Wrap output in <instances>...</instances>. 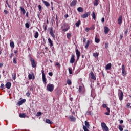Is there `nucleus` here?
Returning a JSON list of instances; mask_svg holds the SVG:
<instances>
[{"label":"nucleus","mask_w":131,"mask_h":131,"mask_svg":"<svg viewBox=\"0 0 131 131\" xmlns=\"http://www.w3.org/2000/svg\"><path fill=\"white\" fill-rule=\"evenodd\" d=\"M29 60L31 62L32 67H33V68H35V67H36V62H35L34 59L31 57V56L30 55H29Z\"/></svg>","instance_id":"1"},{"label":"nucleus","mask_w":131,"mask_h":131,"mask_svg":"<svg viewBox=\"0 0 131 131\" xmlns=\"http://www.w3.org/2000/svg\"><path fill=\"white\" fill-rule=\"evenodd\" d=\"M54 88H55V86H54V84H49L47 85V90L48 92H53L54 91Z\"/></svg>","instance_id":"2"},{"label":"nucleus","mask_w":131,"mask_h":131,"mask_svg":"<svg viewBox=\"0 0 131 131\" xmlns=\"http://www.w3.org/2000/svg\"><path fill=\"white\" fill-rule=\"evenodd\" d=\"M78 91L81 94H83V93L85 92V88H84V85L83 84H81L79 85Z\"/></svg>","instance_id":"3"},{"label":"nucleus","mask_w":131,"mask_h":131,"mask_svg":"<svg viewBox=\"0 0 131 131\" xmlns=\"http://www.w3.org/2000/svg\"><path fill=\"white\" fill-rule=\"evenodd\" d=\"M61 29H62V31L66 32L69 29V26L68 25H66V24H63L61 27Z\"/></svg>","instance_id":"4"},{"label":"nucleus","mask_w":131,"mask_h":131,"mask_svg":"<svg viewBox=\"0 0 131 131\" xmlns=\"http://www.w3.org/2000/svg\"><path fill=\"white\" fill-rule=\"evenodd\" d=\"M101 128L103 131H109V128L106 125V123L102 122L101 123Z\"/></svg>","instance_id":"5"},{"label":"nucleus","mask_w":131,"mask_h":131,"mask_svg":"<svg viewBox=\"0 0 131 131\" xmlns=\"http://www.w3.org/2000/svg\"><path fill=\"white\" fill-rule=\"evenodd\" d=\"M42 80L45 85H47V79L46 78V75H45V71L42 70Z\"/></svg>","instance_id":"6"},{"label":"nucleus","mask_w":131,"mask_h":131,"mask_svg":"<svg viewBox=\"0 0 131 131\" xmlns=\"http://www.w3.org/2000/svg\"><path fill=\"white\" fill-rule=\"evenodd\" d=\"M48 29L50 30V35L52 36L53 38H55L56 37L55 36V31H54L53 27L49 28Z\"/></svg>","instance_id":"7"},{"label":"nucleus","mask_w":131,"mask_h":131,"mask_svg":"<svg viewBox=\"0 0 131 131\" xmlns=\"http://www.w3.org/2000/svg\"><path fill=\"white\" fill-rule=\"evenodd\" d=\"M119 92L120 93V94H118L119 96V99L120 100V101H122L123 100V92H122V91L119 90Z\"/></svg>","instance_id":"8"},{"label":"nucleus","mask_w":131,"mask_h":131,"mask_svg":"<svg viewBox=\"0 0 131 131\" xmlns=\"http://www.w3.org/2000/svg\"><path fill=\"white\" fill-rule=\"evenodd\" d=\"M122 74L123 76H126V71H125V67H124V64H122Z\"/></svg>","instance_id":"9"},{"label":"nucleus","mask_w":131,"mask_h":131,"mask_svg":"<svg viewBox=\"0 0 131 131\" xmlns=\"http://www.w3.org/2000/svg\"><path fill=\"white\" fill-rule=\"evenodd\" d=\"M89 77L91 79H93V80H96V76H95V74L91 72L89 74Z\"/></svg>","instance_id":"10"},{"label":"nucleus","mask_w":131,"mask_h":131,"mask_svg":"<svg viewBox=\"0 0 131 131\" xmlns=\"http://www.w3.org/2000/svg\"><path fill=\"white\" fill-rule=\"evenodd\" d=\"M90 14H91V12H88L82 15L81 17V18H83V19H84L85 18H88V17H89V16H90Z\"/></svg>","instance_id":"11"},{"label":"nucleus","mask_w":131,"mask_h":131,"mask_svg":"<svg viewBox=\"0 0 131 131\" xmlns=\"http://www.w3.org/2000/svg\"><path fill=\"white\" fill-rule=\"evenodd\" d=\"M69 118L70 121H72V122H75V121H76V118L73 117V116H69Z\"/></svg>","instance_id":"12"},{"label":"nucleus","mask_w":131,"mask_h":131,"mask_svg":"<svg viewBox=\"0 0 131 131\" xmlns=\"http://www.w3.org/2000/svg\"><path fill=\"white\" fill-rule=\"evenodd\" d=\"M74 58H75V56L74 55V54L72 55L70 63L73 64V63L75 62V59Z\"/></svg>","instance_id":"13"},{"label":"nucleus","mask_w":131,"mask_h":131,"mask_svg":"<svg viewBox=\"0 0 131 131\" xmlns=\"http://www.w3.org/2000/svg\"><path fill=\"white\" fill-rule=\"evenodd\" d=\"M76 4H77V1L76 0H73L70 4L71 7H74V6L76 5Z\"/></svg>","instance_id":"14"},{"label":"nucleus","mask_w":131,"mask_h":131,"mask_svg":"<svg viewBox=\"0 0 131 131\" xmlns=\"http://www.w3.org/2000/svg\"><path fill=\"white\" fill-rule=\"evenodd\" d=\"M76 54L77 56V59L78 60L79 59V57H80V52L78 51V49H77L76 50Z\"/></svg>","instance_id":"15"},{"label":"nucleus","mask_w":131,"mask_h":131,"mask_svg":"<svg viewBox=\"0 0 131 131\" xmlns=\"http://www.w3.org/2000/svg\"><path fill=\"white\" fill-rule=\"evenodd\" d=\"M12 85V83H11V82H8L6 85H5V86H6V89H11V86Z\"/></svg>","instance_id":"16"},{"label":"nucleus","mask_w":131,"mask_h":131,"mask_svg":"<svg viewBox=\"0 0 131 131\" xmlns=\"http://www.w3.org/2000/svg\"><path fill=\"white\" fill-rule=\"evenodd\" d=\"M29 79H34V74H29L28 75Z\"/></svg>","instance_id":"17"},{"label":"nucleus","mask_w":131,"mask_h":131,"mask_svg":"<svg viewBox=\"0 0 131 131\" xmlns=\"http://www.w3.org/2000/svg\"><path fill=\"white\" fill-rule=\"evenodd\" d=\"M111 67H112V64L111 63H108L105 67V69L106 70H109Z\"/></svg>","instance_id":"18"},{"label":"nucleus","mask_w":131,"mask_h":131,"mask_svg":"<svg viewBox=\"0 0 131 131\" xmlns=\"http://www.w3.org/2000/svg\"><path fill=\"white\" fill-rule=\"evenodd\" d=\"M110 30L109 29V28H108L107 27H104V33H105V34H108Z\"/></svg>","instance_id":"19"},{"label":"nucleus","mask_w":131,"mask_h":131,"mask_svg":"<svg viewBox=\"0 0 131 131\" xmlns=\"http://www.w3.org/2000/svg\"><path fill=\"white\" fill-rule=\"evenodd\" d=\"M42 2L43 3L46 7H50V3L48 2L42 0Z\"/></svg>","instance_id":"20"},{"label":"nucleus","mask_w":131,"mask_h":131,"mask_svg":"<svg viewBox=\"0 0 131 131\" xmlns=\"http://www.w3.org/2000/svg\"><path fill=\"white\" fill-rule=\"evenodd\" d=\"M122 23V16H119L118 19V24H121Z\"/></svg>","instance_id":"21"},{"label":"nucleus","mask_w":131,"mask_h":131,"mask_svg":"<svg viewBox=\"0 0 131 131\" xmlns=\"http://www.w3.org/2000/svg\"><path fill=\"white\" fill-rule=\"evenodd\" d=\"M85 126L86 127V128H90V127L91 126L89 122H88L86 121H85Z\"/></svg>","instance_id":"22"},{"label":"nucleus","mask_w":131,"mask_h":131,"mask_svg":"<svg viewBox=\"0 0 131 131\" xmlns=\"http://www.w3.org/2000/svg\"><path fill=\"white\" fill-rule=\"evenodd\" d=\"M48 42L50 43V46L51 47H53V41H52V40L51 39V38H48Z\"/></svg>","instance_id":"23"},{"label":"nucleus","mask_w":131,"mask_h":131,"mask_svg":"<svg viewBox=\"0 0 131 131\" xmlns=\"http://www.w3.org/2000/svg\"><path fill=\"white\" fill-rule=\"evenodd\" d=\"M20 9L21 11L22 12L23 15H25V14L26 13L25 9H24V8H23V7H20Z\"/></svg>","instance_id":"24"},{"label":"nucleus","mask_w":131,"mask_h":131,"mask_svg":"<svg viewBox=\"0 0 131 131\" xmlns=\"http://www.w3.org/2000/svg\"><path fill=\"white\" fill-rule=\"evenodd\" d=\"M92 17L94 20H96V19H97V16H96V14H95V12H92Z\"/></svg>","instance_id":"25"},{"label":"nucleus","mask_w":131,"mask_h":131,"mask_svg":"<svg viewBox=\"0 0 131 131\" xmlns=\"http://www.w3.org/2000/svg\"><path fill=\"white\" fill-rule=\"evenodd\" d=\"M77 11L80 13H82L83 12V9L82 7H79L77 8Z\"/></svg>","instance_id":"26"},{"label":"nucleus","mask_w":131,"mask_h":131,"mask_svg":"<svg viewBox=\"0 0 131 131\" xmlns=\"http://www.w3.org/2000/svg\"><path fill=\"white\" fill-rule=\"evenodd\" d=\"M46 123H48V124H52L53 123L52 121H50V119H48L46 120Z\"/></svg>","instance_id":"27"},{"label":"nucleus","mask_w":131,"mask_h":131,"mask_svg":"<svg viewBox=\"0 0 131 131\" xmlns=\"http://www.w3.org/2000/svg\"><path fill=\"white\" fill-rule=\"evenodd\" d=\"M86 115H92V114L93 115V113H92V111L88 110L86 112Z\"/></svg>","instance_id":"28"},{"label":"nucleus","mask_w":131,"mask_h":131,"mask_svg":"<svg viewBox=\"0 0 131 131\" xmlns=\"http://www.w3.org/2000/svg\"><path fill=\"white\" fill-rule=\"evenodd\" d=\"M80 20H79L76 23V27H79V26L80 25Z\"/></svg>","instance_id":"29"},{"label":"nucleus","mask_w":131,"mask_h":131,"mask_svg":"<svg viewBox=\"0 0 131 131\" xmlns=\"http://www.w3.org/2000/svg\"><path fill=\"white\" fill-rule=\"evenodd\" d=\"M10 46L11 48H15V43H14V41L10 42Z\"/></svg>","instance_id":"30"},{"label":"nucleus","mask_w":131,"mask_h":131,"mask_svg":"<svg viewBox=\"0 0 131 131\" xmlns=\"http://www.w3.org/2000/svg\"><path fill=\"white\" fill-rule=\"evenodd\" d=\"M95 41L97 43H99V42H100V39L99 38H98V37H97V36H96V37L95 38Z\"/></svg>","instance_id":"31"},{"label":"nucleus","mask_w":131,"mask_h":131,"mask_svg":"<svg viewBox=\"0 0 131 131\" xmlns=\"http://www.w3.org/2000/svg\"><path fill=\"white\" fill-rule=\"evenodd\" d=\"M16 74L15 73H12V78L14 80H16Z\"/></svg>","instance_id":"32"},{"label":"nucleus","mask_w":131,"mask_h":131,"mask_svg":"<svg viewBox=\"0 0 131 131\" xmlns=\"http://www.w3.org/2000/svg\"><path fill=\"white\" fill-rule=\"evenodd\" d=\"M89 46H90V40H87L86 45L85 46V49H88L89 48Z\"/></svg>","instance_id":"33"},{"label":"nucleus","mask_w":131,"mask_h":131,"mask_svg":"<svg viewBox=\"0 0 131 131\" xmlns=\"http://www.w3.org/2000/svg\"><path fill=\"white\" fill-rule=\"evenodd\" d=\"M25 116H26V114L24 113L19 114V117H21V118H24Z\"/></svg>","instance_id":"34"},{"label":"nucleus","mask_w":131,"mask_h":131,"mask_svg":"<svg viewBox=\"0 0 131 131\" xmlns=\"http://www.w3.org/2000/svg\"><path fill=\"white\" fill-rule=\"evenodd\" d=\"M38 35H39V34H38V32H36L34 35L35 38H37L38 37Z\"/></svg>","instance_id":"35"},{"label":"nucleus","mask_w":131,"mask_h":131,"mask_svg":"<svg viewBox=\"0 0 131 131\" xmlns=\"http://www.w3.org/2000/svg\"><path fill=\"white\" fill-rule=\"evenodd\" d=\"M99 56V53L96 52L93 53V56L95 57V58H97V57H98Z\"/></svg>","instance_id":"36"},{"label":"nucleus","mask_w":131,"mask_h":131,"mask_svg":"<svg viewBox=\"0 0 131 131\" xmlns=\"http://www.w3.org/2000/svg\"><path fill=\"white\" fill-rule=\"evenodd\" d=\"M93 4H94V6H98V5H99V3L98 2V0H95Z\"/></svg>","instance_id":"37"},{"label":"nucleus","mask_w":131,"mask_h":131,"mask_svg":"<svg viewBox=\"0 0 131 131\" xmlns=\"http://www.w3.org/2000/svg\"><path fill=\"white\" fill-rule=\"evenodd\" d=\"M91 97H92V98L96 97V94H95V93H94L93 91L91 92Z\"/></svg>","instance_id":"38"},{"label":"nucleus","mask_w":131,"mask_h":131,"mask_svg":"<svg viewBox=\"0 0 131 131\" xmlns=\"http://www.w3.org/2000/svg\"><path fill=\"white\" fill-rule=\"evenodd\" d=\"M71 37V33H67V38H68V39H70Z\"/></svg>","instance_id":"39"},{"label":"nucleus","mask_w":131,"mask_h":131,"mask_svg":"<svg viewBox=\"0 0 131 131\" xmlns=\"http://www.w3.org/2000/svg\"><path fill=\"white\" fill-rule=\"evenodd\" d=\"M118 128L119 129V130L120 131H123V128H122V126H121V125H119Z\"/></svg>","instance_id":"40"},{"label":"nucleus","mask_w":131,"mask_h":131,"mask_svg":"<svg viewBox=\"0 0 131 131\" xmlns=\"http://www.w3.org/2000/svg\"><path fill=\"white\" fill-rule=\"evenodd\" d=\"M67 84H68L69 85H71V84H72L71 80H67Z\"/></svg>","instance_id":"41"},{"label":"nucleus","mask_w":131,"mask_h":131,"mask_svg":"<svg viewBox=\"0 0 131 131\" xmlns=\"http://www.w3.org/2000/svg\"><path fill=\"white\" fill-rule=\"evenodd\" d=\"M43 29L45 30V31H47V29L48 28V25H45V26H43Z\"/></svg>","instance_id":"42"},{"label":"nucleus","mask_w":131,"mask_h":131,"mask_svg":"<svg viewBox=\"0 0 131 131\" xmlns=\"http://www.w3.org/2000/svg\"><path fill=\"white\" fill-rule=\"evenodd\" d=\"M25 26L27 28H29V24L28 23H26Z\"/></svg>","instance_id":"43"},{"label":"nucleus","mask_w":131,"mask_h":131,"mask_svg":"<svg viewBox=\"0 0 131 131\" xmlns=\"http://www.w3.org/2000/svg\"><path fill=\"white\" fill-rule=\"evenodd\" d=\"M69 72L70 74H72V69L69 68Z\"/></svg>","instance_id":"44"},{"label":"nucleus","mask_w":131,"mask_h":131,"mask_svg":"<svg viewBox=\"0 0 131 131\" xmlns=\"http://www.w3.org/2000/svg\"><path fill=\"white\" fill-rule=\"evenodd\" d=\"M40 115H41V112H37V116H40Z\"/></svg>","instance_id":"45"},{"label":"nucleus","mask_w":131,"mask_h":131,"mask_svg":"<svg viewBox=\"0 0 131 131\" xmlns=\"http://www.w3.org/2000/svg\"><path fill=\"white\" fill-rule=\"evenodd\" d=\"M13 62L14 64H17V61H16V58H13Z\"/></svg>","instance_id":"46"},{"label":"nucleus","mask_w":131,"mask_h":131,"mask_svg":"<svg viewBox=\"0 0 131 131\" xmlns=\"http://www.w3.org/2000/svg\"><path fill=\"white\" fill-rule=\"evenodd\" d=\"M2 90L5 88V85L4 84H1V85L0 86Z\"/></svg>","instance_id":"47"},{"label":"nucleus","mask_w":131,"mask_h":131,"mask_svg":"<svg viewBox=\"0 0 131 131\" xmlns=\"http://www.w3.org/2000/svg\"><path fill=\"white\" fill-rule=\"evenodd\" d=\"M102 107H103V108H107V104H103V105H102Z\"/></svg>","instance_id":"48"},{"label":"nucleus","mask_w":131,"mask_h":131,"mask_svg":"<svg viewBox=\"0 0 131 131\" xmlns=\"http://www.w3.org/2000/svg\"><path fill=\"white\" fill-rule=\"evenodd\" d=\"M22 104H23L22 103V101H18V105H19V106H21V105H22Z\"/></svg>","instance_id":"49"},{"label":"nucleus","mask_w":131,"mask_h":131,"mask_svg":"<svg viewBox=\"0 0 131 131\" xmlns=\"http://www.w3.org/2000/svg\"><path fill=\"white\" fill-rule=\"evenodd\" d=\"M38 7V9H39V11H41V5H39Z\"/></svg>","instance_id":"50"},{"label":"nucleus","mask_w":131,"mask_h":131,"mask_svg":"<svg viewBox=\"0 0 131 131\" xmlns=\"http://www.w3.org/2000/svg\"><path fill=\"white\" fill-rule=\"evenodd\" d=\"M108 46H109V44L108 43H105V48L106 49H108Z\"/></svg>","instance_id":"51"},{"label":"nucleus","mask_w":131,"mask_h":131,"mask_svg":"<svg viewBox=\"0 0 131 131\" xmlns=\"http://www.w3.org/2000/svg\"><path fill=\"white\" fill-rule=\"evenodd\" d=\"M104 114H105L106 115H110V112L108 111L107 112L104 113Z\"/></svg>","instance_id":"52"},{"label":"nucleus","mask_w":131,"mask_h":131,"mask_svg":"<svg viewBox=\"0 0 131 131\" xmlns=\"http://www.w3.org/2000/svg\"><path fill=\"white\" fill-rule=\"evenodd\" d=\"M26 96H27V97H29V96H30V93H29V92H27V93H26Z\"/></svg>","instance_id":"53"},{"label":"nucleus","mask_w":131,"mask_h":131,"mask_svg":"<svg viewBox=\"0 0 131 131\" xmlns=\"http://www.w3.org/2000/svg\"><path fill=\"white\" fill-rule=\"evenodd\" d=\"M48 74L50 76H53V72H49Z\"/></svg>","instance_id":"54"},{"label":"nucleus","mask_w":131,"mask_h":131,"mask_svg":"<svg viewBox=\"0 0 131 131\" xmlns=\"http://www.w3.org/2000/svg\"><path fill=\"white\" fill-rule=\"evenodd\" d=\"M4 13L5 15H8V11H7V10H4Z\"/></svg>","instance_id":"55"},{"label":"nucleus","mask_w":131,"mask_h":131,"mask_svg":"<svg viewBox=\"0 0 131 131\" xmlns=\"http://www.w3.org/2000/svg\"><path fill=\"white\" fill-rule=\"evenodd\" d=\"M6 4L9 8H11V5H10L9 3H8V1H6Z\"/></svg>","instance_id":"56"},{"label":"nucleus","mask_w":131,"mask_h":131,"mask_svg":"<svg viewBox=\"0 0 131 131\" xmlns=\"http://www.w3.org/2000/svg\"><path fill=\"white\" fill-rule=\"evenodd\" d=\"M21 102L23 103H25V102H26V99H23L22 100H21Z\"/></svg>","instance_id":"57"},{"label":"nucleus","mask_w":131,"mask_h":131,"mask_svg":"<svg viewBox=\"0 0 131 131\" xmlns=\"http://www.w3.org/2000/svg\"><path fill=\"white\" fill-rule=\"evenodd\" d=\"M89 30H90V28H86V29H85V31H86V32H89Z\"/></svg>","instance_id":"58"},{"label":"nucleus","mask_w":131,"mask_h":131,"mask_svg":"<svg viewBox=\"0 0 131 131\" xmlns=\"http://www.w3.org/2000/svg\"><path fill=\"white\" fill-rule=\"evenodd\" d=\"M101 22L104 23L105 22V18L103 17L101 19Z\"/></svg>","instance_id":"59"},{"label":"nucleus","mask_w":131,"mask_h":131,"mask_svg":"<svg viewBox=\"0 0 131 131\" xmlns=\"http://www.w3.org/2000/svg\"><path fill=\"white\" fill-rule=\"evenodd\" d=\"M128 32V30L127 29L125 31V34H127V33Z\"/></svg>","instance_id":"60"},{"label":"nucleus","mask_w":131,"mask_h":131,"mask_svg":"<svg viewBox=\"0 0 131 131\" xmlns=\"http://www.w3.org/2000/svg\"><path fill=\"white\" fill-rule=\"evenodd\" d=\"M120 123L121 124H122V123H123V120H121L120 121Z\"/></svg>","instance_id":"61"},{"label":"nucleus","mask_w":131,"mask_h":131,"mask_svg":"<svg viewBox=\"0 0 131 131\" xmlns=\"http://www.w3.org/2000/svg\"><path fill=\"white\" fill-rule=\"evenodd\" d=\"M106 110H107V112H110V108H109V107H107L106 108Z\"/></svg>","instance_id":"62"},{"label":"nucleus","mask_w":131,"mask_h":131,"mask_svg":"<svg viewBox=\"0 0 131 131\" xmlns=\"http://www.w3.org/2000/svg\"><path fill=\"white\" fill-rule=\"evenodd\" d=\"M56 65V66H60V63H59V62H57Z\"/></svg>","instance_id":"63"},{"label":"nucleus","mask_w":131,"mask_h":131,"mask_svg":"<svg viewBox=\"0 0 131 131\" xmlns=\"http://www.w3.org/2000/svg\"><path fill=\"white\" fill-rule=\"evenodd\" d=\"M14 53V54H17V53H18V51L17 50H15Z\"/></svg>","instance_id":"64"}]
</instances>
